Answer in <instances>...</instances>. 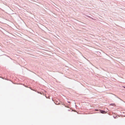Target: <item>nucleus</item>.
<instances>
[{"instance_id":"nucleus-3","label":"nucleus","mask_w":125,"mask_h":125,"mask_svg":"<svg viewBox=\"0 0 125 125\" xmlns=\"http://www.w3.org/2000/svg\"><path fill=\"white\" fill-rule=\"evenodd\" d=\"M95 110L97 111H98V110L97 109H95Z\"/></svg>"},{"instance_id":"nucleus-1","label":"nucleus","mask_w":125,"mask_h":125,"mask_svg":"<svg viewBox=\"0 0 125 125\" xmlns=\"http://www.w3.org/2000/svg\"><path fill=\"white\" fill-rule=\"evenodd\" d=\"M99 110L100 111L101 113H102L105 114V113H106L104 111L102 110Z\"/></svg>"},{"instance_id":"nucleus-2","label":"nucleus","mask_w":125,"mask_h":125,"mask_svg":"<svg viewBox=\"0 0 125 125\" xmlns=\"http://www.w3.org/2000/svg\"><path fill=\"white\" fill-rule=\"evenodd\" d=\"M110 105H111L113 106V105H114V104H110Z\"/></svg>"},{"instance_id":"nucleus-4","label":"nucleus","mask_w":125,"mask_h":125,"mask_svg":"<svg viewBox=\"0 0 125 125\" xmlns=\"http://www.w3.org/2000/svg\"><path fill=\"white\" fill-rule=\"evenodd\" d=\"M125 88V87H123Z\"/></svg>"}]
</instances>
